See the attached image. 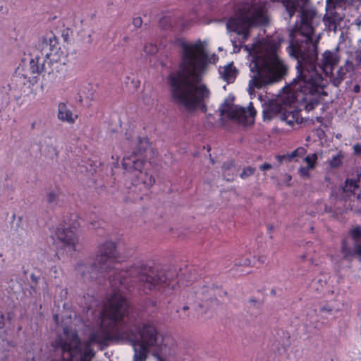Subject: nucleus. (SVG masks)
<instances>
[{
	"label": "nucleus",
	"mask_w": 361,
	"mask_h": 361,
	"mask_svg": "<svg viewBox=\"0 0 361 361\" xmlns=\"http://www.w3.org/2000/svg\"><path fill=\"white\" fill-rule=\"evenodd\" d=\"M313 24H294L290 34L287 50L297 60V76L287 87L288 92L283 97L284 104L303 106L307 111L313 110L319 104L318 95L324 91V82L318 68L326 75H332L339 62L336 52L326 50L320 63L318 59V41L313 40Z\"/></svg>",
	"instance_id": "f257e3e1"
},
{
	"label": "nucleus",
	"mask_w": 361,
	"mask_h": 361,
	"mask_svg": "<svg viewBox=\"0 0 361 361\" xmlns=\"http://www.w3.org/2000/svg\"><path fill=\"white\" fill-rule=\"evenodd\" d=\"M116 258L115 243L106 241L99 246L97 254L90 267L79 262L75 269L83 279H93L98 278L99 274L106 277L108 274L111 286L115 287L123 285L130 289L134 283H137L138 289L145 294L171 286L168 272L143 262L123 269L122 264L116 261Z\"/></svg>",
	"instance_id": "f03ea898"
},
{
	"label": "nucleus",
	"mask_w": 361,
	"mask_h": 361,
	"mask_svg": "<svg viewBox=\"0 0 361 361\" xmlns=\"http://www.w3.org/2000/svg\"><path fill=\"white\" fill-rule=\"evenodd\" d=\"M178 43L182 48L178 69L166 77L171 99L188 113H193L197 109L205 113L207 111L205 100L209 99L210 91L206 85H196L193 81L202 80L210 59L200 39L193 44L179 39Z\"/></svg>",
	"instance_id": "7ed1b4c3"
},
{
	"label": "nucleus",
	"mask_w": 361,
	"mask_h": 361,
	"mask_svg": "<svg viewBox=\"0 0 361 361\" xmlns=\"http://www.w3.org/2000/svg\"><path fill=\"white\" fill-rule=\"evenodd\" d=\"M278 43L263 40L255 49L250 63L251 72L247 91L251 94L255 89H261L281 80L287 73L288 67L281 59L277 51Z\"/></svg>",
	"instance_id": "20e7f679"
},
{
	"label": "nucleus",
	"mask_w": 361,
	"mask_h": 361,
	"mask_svg": "<svg viewBox=\"0 0 361 361\" xmlns=\"http://www.w3.org/2000/svg\"><path fill=\"white\" fill-rule=\"evenodd\" d=\"M267 2L250 0L233 6V14L225 21L224 19L210 20L208 23H269Z\"/></svg>",
	"instance_id": "39448f33"
},
{
	"label": "nucleus",
	"mask_w": 361,
	"mask_h": 361,
	"mask_svg": "<svg viewBox=\"0 0 361 361\" xmlns=\"http://www.w3.org/2000/svg\"><path fill=\"white\" fill-rule=\"evenodd\" d=\"M145 161L144 158L135 153L124 157L121 161L126 178L130 180L134 187L133 192L137 189L148 190L155 183L154 177L148 172L142 171Z\"/></svg>",
	"instance_id": "423d86ee"
},
{
	"label": "nucleus",
	"mask_w": 361,
	"mask_h": 361,
	"mask_svg": "<svg viewBox=\"0 0 361 361\" xmlns=\"http://www.w3.org/2000/svg\"><path fill=\"white\" fill-rule=\"evenodd\" d=\"M129 302L120 293L114 291L106 300L103 305L100 319L115 328H119L132 314L138 316L137 313H129Z\"/></svg>",
	"instance_id": "0eeeda50"
},
{
	"label": "nucleus",
	"mask_w": 361,
	"mask_h": 361,
	"mask_svg": "<svg viewBox=\"0 0 361 361\" xmlns=\"http://www.w3.org/2000/svg\"><path fill=\"white\" fill-rule=\"evenodd\" d=\"M219 111L221 116H226L229 119L236 120L243 126L252 125L255 123V118L257 111L250 102L247 109L244 107L235 105L233 99L226 98L219 107Z\"/></svg>",
	"instance_id": "6e6552de"
},
{
	"label": "nucleus",
	"mask_w": 361,
	"mask_h": 361,
	"mask_svg": "<svg viewBox=\"0 0 361 361\" xmlns=\"http://www.w3.org/2000/svg\"><path fill=\"white\" fill-rule=\"evenodd\" d=\"M135 324L136 337L140 336V342L151 347L156 346L158 341V331L156 326L149 322L144 323L140 326L137 316L132 314L128 318V321L123 324V329H135L133 324Z\"/></svg>",
	"instance_id": "1a4fd4ad"
},
{
	"label": "nucleus",
	"mask_w": 361,
	"mask_h": 361,
	"mask_svg": "<svg viewBox=\"0 0 361 361\" xmlns=\"http://www.w3.org/2000/svg\"><path fill=\"white\" fill-rule=\"evenodd\" d=\"M125 330L123 325L119 328H115L100 319V328L90 335L88 343L106 345L109 341H122Z\"/></svg>",
	"instance_id": "9d476101"
},
{
	"label": "nucleus",
	"mask_w": 361,
	"mask_h": 361,
	"mask_svg": "<svg viewBox=\"0 0 361 361\" xmlns=\"http://www.w3.org/2000/svg\"><path fill=\"white\" fill-rule=\"evenodd\" d=\"M68 224V227H66L65 225L57 226L53 238L54 241L58 240L59 243H61L63 248L70 252H75L78 238L74 230L80 226V224L77 221H74L73 223Z\"/></svg>",
	"instance_id": "9b49d317"
},
{
	"label": "nucleus",
	"mask_w": 361,
	"mask_h": 361,
	"mask_svg": "<svg viewBox=\"0 0 361 361\" xmlns=\"http://www.w3.org/2000/svg\"><path fill=\"white\" fill-rule=\"evenodd\" d=\"M135 329H128L125 330L122 341H128L134 350L133 361H145L149 353V345L140 342L136 337V326L133 324Z\"/></svg>",
	"instance_id": "f8f14e48"
},
{
	"label": "nucleus",
	"mask_w": 361,
	"mask_h": 361,
	"mask_svg": "<svg viewBox=\"0 0 361 361\" xmlns=\"http://www.w3.org/2000/svg\"><path fill=\"white\" fill-rule=\"evenodd\" d=\"M351 8L349 6L348 0H336L329 4H326L325 17L328 19V23H340L344 20V23H349V19H345V11Z\"/></svg>",
	"instance_id": "ddd939ff"
},
{
	"label": "nucleus",
	"mask_w": 361,
	"mask_h": 361,
	"mask_svg": "<svg viewBox=\"0 0 361 361\" xmlns=\"http://www.w3.org/2000/svg\"><path fill=\"white\" fill-rule=\"evenodd\" d=\"M308 1L305 4H300L298 6V9L300 8V23H313L319 20L321 18V16L318 15L314 8L306 6Z\"/></svg>",
	"instance_id": "4468645a"
},
{
	"label": "nucleus",
	"mask_w": 361,
	"mask_h": 361,
	"mask_svg": "<svg viewBox=\"0 0 361 361\" xmlns=\"http://www.w3.org/2000/svg\"><path fill=\"white\" fill-rule=\"evenodd\" d=\"M274 3H281L285 8L287 17L286 20H290L295 12L298 11L300 4H305L307 0H271Z\"/></svg>",
	"instance_id": "2eb2a0df"
},
{
	"label": "nucleus",
	"mask_w": 361,
	"mask_h": 361,
	"mask_svg": "<svg viewBox=\"0 0 361 361\" xmlns=\"http://www.w3.org/2000/svg\"><path fill=\"white\" fill-rule=\"evenodd\" d=\"M228 30L235 32L242 37L243 42L246 41L249 37L250 29L253 26L260 25L261 24H226ZM268 25L269 24H262Z\"/></svg>",
	"instance_id": "dca6fc26"
},
{
	"label": "nucleus",
	"mask_w": 361,
	"mask_h": 361,
	"mask_svg": "<svg viewBox=\"0 0 361 361\" xmlns=\"http://www.w3.org/2000/svg\"><path fill=\"white\" fill-rule=\"evenodd\" d=\"M353 69V63L350 62L349 61H346L345 65L343 66H341L337 71L336 75H334V73L332 72V75H329L327 77H329L331 82L333 85L335 87H338L345 78L346 73Z\"/></svg>",
	"instance_id": "f3484780"
},
{
	"label": "nucleus",
	"mask_w": 361,
	"mask_h": 361,
	"mask_svg": "<svg viewBox=\"0 0 361 361\" xmlns=\"http://www.w3.org/2000/svg\"><path fill=\"white\" fill-rule=\"evenodd\" d=\"M58 118L63 122L73 124L78 118V115H73L72 111L67 107V105L61 102L58 106Z\"/></svg>",
	"instance_id": "a211bd4d"
},
{
	"label": "nucleus",
	"mask_w": 361,
	"mask_h": 361,
	"mask_svg": "<svg viewBox=\"0 0 361 361\" xmlns=\"http://www.w3.org/2000/svg\"><path fill=\"white\" fill-rule=\"evenodd\" d=\"M280 118L290 126H293L294 123H300L302 122L300 111L297 109L290 111L285 109L284 111L280 114Z\"/></svg>",
	"instance_id": "6ab92c4d"
},
{
	"label": "nucleus",
	"mask_w": 361,
	"mask_h": 361,
	"mask_svg": "<svg viewBox=\"0 0 361 361\" xmlns=\"http://www.w3.org/2000/svg\"><path fill=\"white\" fill-rule=\"evenodd\" d=\"M219 71L222 79L227 83H232L235 81L237 76V70L233 63H228L223 68L221 67Z\"/></svg>",
	"instance_id": "aec40b11"
},
{
	"label": "nucleus",
	"mask_w": 361,
	"mask_h": 361,
	"mask_svg": "<svg viewBox=\"0 0 361 361\" xmlns=\"http://www.w3.org/2000/svg\"><path fill=\"white\" fill-rule=\"evenodd\" d=\"M235 162L233 160L224 162L221 167L224 178L227 181H232L235 176Z\"/></svg>",
	"instance_id": "412c9836"
},
{
	"label": "nucleus",
	"mask_w": 361,
	"mask_h": 361,
	"mask_svg": "<svg viewBox=\"0 0 361 361\" xmlns=\"http://www.w3.org/2000/svg\"><path fill=\"white\" fill-rule=\"evenodd\" d=\"M58 43V40L55 35L52 32L47 33L45 36L42 37V44L44 47H49V49L52 51Z\"/></svg>",
	"instance_id": "4be33fe9"
},
{
	"label": "nucleus",
	"mask_w": 361,
	"mask_h": 361,
	"mask_svg": "<svg viewBox=\"0 0 361 361\" xmlns=\"http://www.w3.org/2000/svg\"><path fill=\"white\" fill-rule=\"evenodd\" d=\"M46 71L44 63L39 64V59H32L30 61V72L33 74H39Z\"/></svg>",
	"instance_id": "5701e85b"
},
{
	"label": "nucleus",
	"mask_w": 361,
	"mask_h": 361,
	"mask_svg": "<svg viewBox=\"0 0 361 361\" xmlns=\"http://www.w3.org/2000/svg\"><path fill=\"white\" fill-rule=\"evenodd\" d=\"M345 183L349 186L350 189L353 191L356 190L361 187V173L357 174L355 178H348Z\"/></svg>",
	"instance_id": "b1692460"
},
{
	"label": "nucleus",
	"mask_w": 361,
	"mask_h": 361,
	"mask_svg": "<svg viewBox=\"0 0 361 361\" xmlns=\"http://www.w3.org/2000/svg\"><path fill=\"white\" fill-rule=\"evenodd\" d=\"M341 252L342 253L343 258H348V257L353 256V250H351L348 240L345 238L341 240Z\"/></svg>",
	"instance_id": "393cba45"
},
{
	"label": "nucleus",
	"mask_w": 361,
	"mask_h": 361,
	"mask_svg": "<svg viewBox=\"0 0 361 361\" xmlns=\"http://www.w3.org/2000/svg\"><path fill=\"white\" fill-rule=\"evenodd\" d=\"M342 154L341 152L338 153L336 155L332 156V157L329 160V164L331 168H338L342 164Z\"/></svg>",
	"instance_id": "a878e982"
},
{
	"label": "nucleus",
	"mask_w": 361,
	"mask_h": 361,
	"mask_svg": "<svg viewBox=\"0 0 361 361\" xmlns=\"http://www.w3.org/2000/svg\"><path fill=\"white\" fill-rule=\"evenodd\" d=\"M317 159L318 156L317 153L309 154L304 159L305 161L307 164V166L312 169H314Z\"/></svg>",
	"instance_id": "bb28decb"
},
{
	"label": "nucleus",
	"mask_w": 361,
	"mask_h": 361,
	"mask_svg": "<svg viewBox=\"0 0 361 361\" xmlns=\"http://www.w3.org/2000/svg\"><path fill=\"white\" fill-rule=\"evenodd\" d=\"M256 171V169L252 166H247L243 169L241 173L240 174V177L245 180L247 178L252 176Z\"/></svg>",
	"instance_id": "cd10ccee"
},
{
	"label": "nucleus",
	"mask_w": 361,
	"mask_h": 361,
	"mask_svg": "<svg viewBox=\"0 0 361 361\" xmlns=\"http://www.w3.org/2000/svg\"><path fill=\"white\" fill-rule=\"evenodd\" d=\"M349 234L354 240H357L361 237V227L357 226L355 228L350 229Z\"/></svg>",
	"instance_id": "c85d7f7f"
},
{
	"label": "nucleus",
	"mask_w": 361,
	"mask_h": 361,
	"mask_svg": "<svg viewBox=\"0 0 361 361\" xmlns=\"http://www.w3.org/2000/svg\"><path fill=\"white\" fill-rule=\"evenodd\" d=\"M310 169H312L309 168V166H301L298 169V173L302 178H310Z\"/></svg>",
	"instance_id": "c756f323"
},
{
	"label": "nucleus",
	"mask_w": 361,
	"mask_h": 361,
	"mask_svg": "<svg viewBox=\"0 0 361 361\" xmlns=\"http://www.w3.org/2000/svg\"><path fill=\"white\" fill-rule=\"evenodd\" d=\"M144 51L147 54H154L157 51V47L152 44H147L144 47Z\"/></svg>",
	"instance_id": "7c9ffc66"
},
{
	"label": "nucleus",
	"mask_w": 361,
	"mask_h": 361,
	"mask_svg": "<svg viewBox=\"0 0 361 361\" xmlns=\"http://www.w3.org/2000/svg\"><path fill=\"white\" fill-rule=\"evenodd\" d=\"M305 153H306V149L304 147H298L296 149H295L294 151H293L290 153V157H292V159L295 157H301Z\"/></svg>",
	"instance_id": "2f4dec72"
},
{
	"label": "nucleus",
	"mask_w": 361,
	"mask_h": 361,
	"mask_svg": "<svg viewBox=\"0 0 361 361\" xmlns=\"http://www.w3.org/2000/svg\"><path fill=\"white\" fill-rule=\"evenodd\" d=\"M276 159L278 161L279 164H281L283 161H291L292 157H290V154H279L276 156Z\"/></svg>",
	"instance_id": "473e14b6"
},
{
	"label": "nucleus",
	"mask_w": 361,
	"mask_h": 361,
	"mask_svg": "<svg viewBox=\"0 0 361 361\" xmlns=\"http://www.w3.org/2000/svg\"><path fill=\"white\" fill-rule=\"evenodd\" d=\"M354 61L357 66H359L361 63V49L355 51Z\"/></svg>",
	"instance_id": "72a5a7b5"
},
{
	"label": "nucleus",
	"mask_w": 361,
	"mask_h": 361,
	"mask_svg": "<svg viewBox=\"0 0 361 361\" xmlns=\"http://www.w3.org/2000/svg\"><path fill=\"white\" fill-rule=\"evenodd\" d=\"M361 255V243H356L354 245V248L353 250V255Z\"/></svg>",
	"instance_id": "f704fd0d"
},
{
	"label": "nucleus",
	"mask_w": 361,
	"mask_h": 361,
	"mask_svg": "<svg viewBox=\"0 0 361 361\" xmlns=\"http://www.w3.org/2000/svg\"><path fill=\"white\" fill-rule=\"evenodd\" d=\"M56 194L54 192H50L47 197V202L48 203H52L54 202L56 199Z\"/></svg>",
	"instance_id": "c9c22d12"
},
{
	"label": "nucleus",
	"mask_w": 361,
	"mask_h": 361,
	"mask_svg": "<svg viewBox=\"0 0 361 361\" xmlns=\"http://www.w3.org/2000/svg\"><path fill=\"white\" fill-rule=\"evenodd\" d=\"M353 153L357 156L361 154V145L355 144L353 145Z\"/></svg>",
	"instance_id": "e433bc0d"
},
{
	"label": "nucleus",
	"mask_w": 361,
	"mask_h": 361,
	"mask_svg": "<svg viewBox=\"0 0 361 361\" xmlns=\"http://www.w3.org/2000/svg\"><path fill=\"white\" fill-rule=\"evenodd\" d=\"M325 25L328 26L329 30H332L335 32H336L338 27H339V30L341 29V27L340 26L341 24H325Z\"/></svg>",
	"instance_id": "4c0bfd02"
},
{
	"label": "nucleus",
	"mask_w": 361,
	"mask_h": 361,
	"mask_svg": "<svg viewBox=\"0 0 361 361\" xmlns=\"http://www.w3.org/2000/svg\"><path fill=\"white\" fill-rule=\"evenodd\" d=\"M69 32H71V31L68 28H66L62 31V37H63L64 41H68L69 37Z\"/></svg>",
	"instance_id": "58836bf2"
},
{
	"label": "nucleus",
	"mask_w": 361,
	"mask_h": 361,
	"mask_svg": "<svg viewBox=\"0 0 361 361\" xmlns=\"http://www.w3.org/2000/svg\"><path fill=\"white\" fill-rule=\"evenodd\" d=\"M272 168V166L269 163H264L259 166V169L262 171H267L269 169H271Z\"/></svg>",
	"instance_id": "ea45409f"
},
{
	"label": "nucleus",
	"mask_w": 361,
	"mask_h": 361,
	"mask_svg": "<svg viewBox=\"0 0 361 361\" xmlns=\"http://www.w3.org/2000/svg\"><path fill=\"white\" fill-rule=\"evenodd\" d=\"M360 85L358 84L355 85L353 87V92L355 93H358V92H360Z\"/></svg>",
	"instance_id": "a19ab883"
},
{
	"label": "nucleus",
	"mask_w": 361,
	"mask_h": 361,
	"mask_svg": "<svg viewBox=\"0 0 361 361\" xmlns=\"http://www.w3.org/2000/svg\"><path fill=\"white\" fill-rule=\"evenodd\" d=\"M133 23H142V20L140 17H137L134 18Z\"/></svg>",
	"instance_id": "79ce46f5"
},
{
	"label": "nucleus",
	"mask_w": 361,
	"mask_h": 361,
	"mask_svg": "<svg viewBox=\"0 0 361 361\" xmlns=\"http://www.w3.org/2000/svg\"><path fill=\"white\" fill-rule=\"evenodd\" d=\"M249 302L252 304H255L257 302V300L255 298H250Z\"/></svg>",
	"instance_id": "37998d69"
},
{
	"label": "nucleus",
	"mask_w": 361,
	"mask_h": 361,
	"mask_svg": "<svg viewBox=\"0 0 361 361\" xmlns=\"http://www.w3.org/2000/svg\"><path fill=\"white\" fill-rule=\"evenodd\" d=\"M324 180H325L326 182H327V183H331V178H330L329 176H326L324 177Z\"/></svg>",
	"instance_id": "c03bdc74"
},
{
	"label": "nucleus",
	"mask_w": 361,
	"mask_h": 361,
	"mask_svg": "<svg viewBox=\"0 0 361 361\" xmlns=\"http://www.w3.org/2000/svg\"><path fill=\"white\" fill-rule=\"evenodd\" d=\"M271 295L275 296L276 295V291L274 288L271 289L270 291Z\"/></svg>",
	"instance_id": "a18cd8bd"
},
{
	"label": "nucleus",
	"mask_w": 361,
	"mask_h": 361,
	"mask_svg": "<svg viewBox=\"0 0 361 361\" xmlns=\"http://www.w3.org/2000/svg\"><path fill=\"white\" fill-rule=\"evenodd\" d=\"M267 228H268L269 232H271L272 230L274 229V226L272 225L269 224V225L267 226Z\"/></svg>",
	"instance_id": "49530a36"
},
{
	"label": "nucleus",
	"mask_w": 361,
	"mask_h": 361,
	"mask_svg": "<svg viewBox=\"0 0 361 361\" xmlns=\"http://www.w3.org/2000/svg\"><path fill=\"white\" fill-rule=\"evenodd\" d=\"M158 361H166L164 358H162L159 355H156Z\"/></svg>",
	"instance_id": "de8ad7c7"
},
{
	"label": "nucleus",
	"mask_w": 361,
	"mask_h": 361,
	"mask_svg": "<svg viewBox=\"0 0 361 361\" xmlns=\"http://www.w3.org/2000/svg\"><path fill=\"white\" fill-rule=\"evenodd\" d=\"M324 310H326V308H325V307H322V308L321 309V311H322V312H323V311H324ZM327 311L330 312V311H331V308H329V309H328V310H327Z\"/></svg>",
	"instance_id": "09e8293b"
},
{
	"label": "nucleus",
	"mask_w": 361,
	"mask_h": 361,
	"mask_svg": "<svg viewBox=\"0 0 361 361\" xmlns=\"http://www.w3.org/2000/svg\"><path fill=\"white\" fill-rule=\"evenodd\" d=\"M165 17L163 18V19H160V21L159 23H167L166 20L164 19Z\"/></svg>",
	"instance_id": "8fccbe9b"
},
{
	"label": "nucleus",
	"mask_w": 361,
	"mask_h": 361,
	"mask_svg": "<svg viewBox=\"0 0 361 361\" xmlns=\"http://www.w3.org/2000/svg\"><path fill=\"white\" fill-rule=\"evenodd\" d=\"M188 309H189V307L188 305H185L183 307V310H185V311L188 310Z\"/></svg>",
	"instance_id": "3c124183"
},
{
	"label": "nucleus",
	"mask_w": 361,
	"mask_h": 361,
	"mask_svg": "<svg viewBox=\"0 0 361 361\" xmlns=\"http://www.w3.org/2000/svg\"><path fill=\"white\" fill-rule=\"evenodd\" d=\"M267 112L265 110H264V111H263V116H264V119H265V118H266V116H267Z\"/></svg>",
	"instance_id": "603ef678"
},
{
	"label": "nucleus",
	"mask_w": 361,
	"mask_h": 361,
	"mask_svg": "<svg viewBox=\"0 0 361 361\" xmlns=\"http://www.w3.org/2000/svg\"><path fill=\"white\" fill-rule=\"evenodd\" d=\"M35 124L36 123L35 122H33L32 124H31V128L32 129H34L35 128Z\"/></svg>",
	"instance_id": "864d4df0"
},
{
	"label": "nucleus",
	"mask_w": 361,
	"mask_h": 361,
	"mask_svg": "<svg viewBox=\"0 0 361 361\" xmlns=\"http://www.w3.org/2000/svg\"><path fill=\"white\" fill-rule=\"evenodd\" d=\"M330 211H331V208L330 207L329 208L328 207H325V212H329Z\"/></svg>",
	"instance_id": "5fc2aeb1"
},
{
	"label": "nucleus",
	"mask_w": 361,
	"mask_h": 361,
	"mask_svg": "<svg viewBox=\"0 0 361 361\" xmlns=\"http://www.w3.org/2000/svg\"><path fill=\"white\" fill-rule=\"evenodd\" d=\"M354 23H361V20L357 18L355 20Z\"/></svg>",
	"instance_id": "6e6d98bb"
},
{
	"label": "nucleus",
	"mask_w": 361,
	"mask_h": 361,
	"mask_svg": "<svg viewBox=\"0 0 361 361\" xmlns=\"http://www.w3.org/2000/svg\"><path fill=\"white\" fill-rule=\"evenodd\" d=\"M292 177L290 175H287V180L290 181L291 180Z\"/></svg>",
	"instance_id": "4d7b16f0"
},
{
	"label": "nucleus",
	"mask_w": 361,
	"mask_h": 361,
	"mask_svg": "<svg viewBox=\"0 0 361 361\" xmlns=\"http://www.w3.org/2000/svg\"><path fill=\"white\" fill-rule=\"evenodd\" d=\"M156 305H157V302H156V301H152V306L154 307V306H156Z\"/></svg>",
	"instance_id": "13d9d810"
},
{
	"label": "nucleus",
	"mask_w": 361,
	"mask_h": 361,
	"mask_svg": "<svg viewBox=\"0 0 361 361\" xmlns=\"http://www.w3.org/2000/svg\"><path fill=\"white\" fill-rule=\"evenodd\" d=\"M343 37V31H341V35H340V37Z\"/></svg>",
	"instance_id": "bf43d9fd"
},
{
	"label": "nucleus",
	"mask_w": 361,
	"mask_h": 361,
	"mask_svg": "<svg viewBox=\"0 0 361 361\" xmlns=\"http://www.w3.org/2000/svg\"><path fill=\"white\" fill-rule=\"evenodd\" d=\"M3 9H4L3 6H0V11H3Z\"/></svg>",
	"instance_id": "052dcab7"
},
{
	"label": "nucleus",
	"mask_w": 361,
	"mask_h": 361,
	"mask_svg": "<svg viewBox=\"0 0 361 361\" xmlns=\"http://www.w3.org/2000/svg\"><path fill=\"white\" fill-rule=\"evenodd\" d=\"M142 25V23H140L137 26H136L137 27H140V26Z\"/></svg>",
	"instance_id": "680f3d73"
},
{
	"label": "nucleus",
	"mask_w": 361,
	"mask_h": 361,
	"mask_svg": "<svg viewBox=\"0 0 361 361\" xmlns=\"http://www.w3.org/2000/svg\"><path fill=\"white\" fill-rule=\"evenodd\" d=\"M138 198H139L140 200H142V196H140Z\"/></svg>",
	"instance_id": "e2e57ef3"
},
{
	"label": "nucleus",
	"mask_w": 361,
	"mask_h": 361,
	"mask_svg": "<svg viewBox=\"0 0 361 361\" xmlns=\"http://www.w3.org/2000/svg\"><path fill=\"white\" fill-rule=\"evenodd\" d=\"M49 54H48V53H47V54H46V56H47V57H48V56H49Z\"/></svg>",
	"instance_id": "0e129e2a"
},
{
	"label": "nucleus",
	"mask_w": 361,
	"mask_h": 361,
	"mask_svg": "<svg viewBox=\"0 0 361 361\" xmlns=\"http://www.w3.org/2000/svg\"><path fill=\"white\" fill-rule=\"evenodd\" d=\"M32 360L35 361V359L33 358Z\"/></svg>",
	"instance_id": "69168bd1"
}]
</instances>
